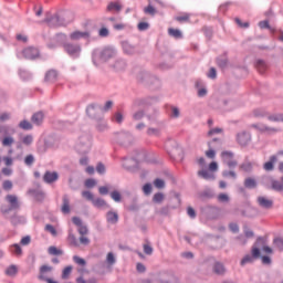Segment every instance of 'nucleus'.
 <instances>
[{
  "instance_id": "f257e3e1",
  "label": "nucleus",
  "mask_w": 283,
  "mask_h": 283,
  "mask_svg": "<svg viewBox=\"0 0 283 283\" xmlns=\"http://www.w3.org/2000/svg\"><path fill=\"white\" fill-rule=\"evenodd\" d=\"M7 202H9L10 207L2 206L1 207V213L4 216L7 220H9L12 224V227H19V224H25V217L13 212L18 209H21V205L19 203V199L14 195H8L6 197ZM12 213V214H10Z\"/></svg>"
},
{
  "instance_id": "f03ea898",
  "label": "nucleus",
  "mask_w": 283,
  "mask_h": 283,
  "mask_svg": "<svg viewBox=\"0 0 283 283\" xmlns=\"http://www.w3.org/2000/svg\"><path fill=\"white\" fill-rule=\"evenodd\" d=\"M118 51L114 46H104L93 50L92 61L95 67H98L101 63H107L112 59H116Z\"/></svg>"
},
{
  "instance_id": "7ed1b4c3",
  "label": "nucleus",
  "mask_w": 283,
  "mask_h": 283,
  "mask_svg": "<svg viewBox=\"0 0 283 283\" xmlns=\"http://www.w3.org/2000/svg\"><path fill=\"white\" fill-rule=\"evenodd\" d=\"M146 116L147 120L150 123V125H159L160 122H158V116H160V111L157 108H154L151 113H146L144 108L137 109L132 114V119L138 123V120H143Z\"/></svg>"
},
{
  "instance_id": "20e7f679",
  "label": "nucleus",
  "mask_w": 283,
  "mask_h": 283,
  "mask_svg": "<svg viewBox=\"0 0 283 283\" xmlns=\"http://www.w3.org/2000/svg\"><path fill=\"white\" fill-rule=\"evenodd\" d=\"M92 149V135L85 133L80 136L78 143L76 145V150L78 154H90Z\"/></svg>"
},
{
  "instance_id": "39448f33",
  "label": "nucleus",
  "mask_w": 283,
  "mask_h": 283,
  "mask_svg": "<svg viewBox=\"0 0 283 283\" xmlns=\"http://www.w3.org/2000/svg\"><path fill=\"white\" fill-rule=\"evenodd\" d=\"M115 143L122 147H129L134 143V135L129 132H119L115 135Z\"/></svg>"
},
{
  "instance_id": "423d86ee",
  "label": "nucleus",
  "mask_w": 283,
  "mask_h": 283,
  "mask_svg": "<svg viewBox=\"0 0 283 283\" xmlns=\"http://www.w3.org/2000/svg\"><path fill=\"white\" fill-rule=\"evenodd\" d=\"M158 98L156 97H138L133 101L132 109H138L142 107L145 109V107H151L154 103H156Z\"/></svg>"
},
{
  "instance_id": "0eeeda50",
  "label": "nucleus",
  "mask_w": 283,
  "mask_h": 283,
  "mask_svg": "<svg viewBox=\"0 0 283 283\" xmlns=\"http://www.w3.org/2000/svg\"><path fill=\"white\" fill-rule=\"evenodd\" d=\"M44 23H48L49 28H61L62 25H65V18H61L59 13L53 15L48 14L44 19Z\"/></svg>"
},
{
  "instance_id": "6e6552de",
  "label": "nucleus",
  "mask_w": 283,
  "mask_h": 283,
  "mask_svg": "<svg viewBox=\"0 0 283 283\" xmlns=\"http://www.w3.org/2000/svg\"><path fill=\"white\" fill-rule=\"evenodd\" d=\"M21 56L27 61H36L41 56V51L34 46H28L21 51Z\"/></svg>"
},
{
  "instance_id": "1a4fd4ad",
  "label": "nucleus",
  "mask_w": 283,
  "mask_h": 283,
  "mask_svg": "<svg viewBox=\"0 0 283 283\" xmlns=\"http://www.w3.org/2000/svg\"><path fill=\"white\" fill-rule=\"evenodd\" d=\"M64 51L72 59H78L81 56V46L80 44H74V43H64L63 44Z\"/></svg>"
},
{
  "instance_id": "9d476101",
  "label": "nucleus",
  "mask_w": 283,
  "mask_h": 283,
  "mask_svg": "<svg viewBox=\"0 0 283 283\" xmlns=\"http://www.w3.org/2000/svg\"><path fill=\"white\" fill-rule=\"evenodd\" d=\"M103 112L99 106H96L94 104H91L86 107V114L88 118H92L93 120H102Z\"/></svg>"
},
{
  "instance_id": "9b49d317",
  "label": "nucleus",
  "mask_w": 283,
  "mask_h": 283,
  "mask_svg": "<svg viewBox=\"0 0 283 283\" xmlns=\"http://www.w3.org/2000/svg\"><path fill=\"white\" fill-rule=\"evenodd\" d=\"M251 253L252 254H247L245 256H243L240 262L241 266H245V264H253V262H255V260L260 258V248L254 245Z\"/></svg>"
},
{
  "instance_id": "f8f14e48",
  "label": "nucleus",
  "mask_w": 283,
  "mask_h": 283,
  "mask_svg": "<svg viewBox=\"0 0 283 283\" xmlns=\"http://www.w3.org/2000/svg\"><path fill=\"white\" fill-rule=\"evenodd\" d=\"M250 127L252 129H256V132H261L262 134L264 133H268V134H277V132H280V129L277 128H273V127H269L266 126V124H262V123H259V124H252L250 125Z\"/></svg>"
},
{
  "instance_id": "ddd939ff",
  "label": "nucleus",
  "mask_w": 283,
  "mask_h": 283,
  "mask_svg": "<svg viewBox=\"0 0 283 283\" xmlns=\"http://www.w3.org/2000/svg\"><path fill=\"white\" fill-rule=\"evenodd\" d=\"M123 167L127 171H134V169H138V159L123 157Z\"/></svg>"
},
{
  "instance_id": "4468645a",
  "label": "nucleus",
  "mask_w": 283,
  "mask_h": 283,
  "mask_svg": "<svg viewBox=\"0 0 283 283\" xmlns=\"http://www.w3.org/2000/svg\"><path fill=\"white\" fill-rule=\"evenodd\" d=\"M160 283H180V279L174 273H163L159 275Z\"/></svg>"
},
{
  "instance_id": "2eb2a0df",
  "label": "nucleus",
  "mask_w": 283,
  "mask_h": 283,
  "mask_svg": "<svg viewBox=\"0 0 283 283\" xmlns=\"http://www.w3.org/2000/svg\"><path fill=\"white\" fill-rule=\"evenodd\" d=\"M212 272L214 275L224 276L227 275V266L220 261H216L212 265Z\"/></svg>"
},
{
  "instance_id": "dca6fc26",
  "label": "nucleus",
  "mask_w": 283,
  "mask_h": 283,
  "mask_svg": "<svg viewBox=\"0 0 283 283\" xmlns=\"http://www.w3.org/2000/svg\"><path fill=\"white\" fill-rule=\"evenodd\" d=\"M59 180V172L46 170L43 175V182L46 185H52Z\"/></svg>"
},
{
  "instance_id": "f3484780",
  "label": "nucleus",
  "mask_w": 283,
  "mask_h": 283,
  "mask_svg": "<svg viewBox=\"0 0 283 283\" xmlns=\"http://www.w3.org/2000/svg\"><path fill=\"white\" fill-rule=\"evenodd\" d=\"M237 142L241 145V147H247L251 143V134L247 132L239 133L237 135Z\"/></svg>"
},
{
  "instance_id": "a211bd4d",
  "label": "nucleus",
  "mask_w": 283,
  "mask_h": 283,
  "mask_svg": "<svg viewBox=\"0 0 283 283\" xmlns=\"http://www.w3.org/2000/svg\"><path fill=\"white\" fill-rule=\"evenodd\" d=\"M198 198L200 200H211L216 198V191L211 188H205L203 190L198 192Z\"/></svg>"
},
{
  "instance_id": "6ab92c4d",
  "label": "nucleus",
  "mask_w": 283,
  "mask_h": 283,
  "mask_svg": "<svg viewBox=\"0 0 283 283\" xmlns=\"http://www.w3.org/2000/svg\"><path fill=\"white\" fill-rule=\"evenodd\" d=\"M256 202L261 209H273V200L266 197H258Z\"/></svg>"
},
{
  "instance_id": "aec40b11",
  "label": "nucleus",
  "mask_w": 283,
  "mask_h": 283,
  "mask_svg": "<svg viewBox=\"0 0 283 283\" xmlns=\"http://www.w3.org/2000/svg\"><path fill=\"white\" fill-rule=\"evenodd\" d=\"M57 78H59V72H56V70H50L45 73L44 82L56 83Z\"/></svg>"
},
{
  "instance_id": "412c9836",
  "label": "nucleus",
  "mask_w": 283,
  "mask_h": 283,
  "mask_svg": "<svg viewBox=\"0 0 283 283\" xmlns=\"http://www.w3.org/2000/svg\"><path fill=\"white\" fill-rule=\"evenodd\" d=\"M71 41H78L80 39H90V32L84 31H74L73 33L70 34Z\"/></svg>"
},
{
  "instance_id": "4be33fe9",
  "label": "nucleus",
  "mask_w": 283,
  "mask_h": 283,
  "mask_svg": "<svg viewBox=\"0 0 283 283\" xmlns=\"http://www.w3.org/2000/svg\"><path fill=\"white\" fill-rule=\"evenodd\" d=\"M93 207L96 209H109V205L103 198H95L92 202Z\"/></svg>"
},
{
  "instance_id": "5701e85b",
  "label": "nucleus",
  "mask_w": 283,
  "mask_h": 283,
  "mask_svg": "<svg viewBox=\"0 0 283 283\" xmlns=\"http://www.w3.org/2000/svg\"><path fill=\"white\" fill-rule=\"evenodd\" d=\"M205 211L208 217L213 219V218H218V216L220 213V208H218L216 206H207Z\"/></svg>"
},
{
  "instance_id": "b1692460",
  "label": "nucleus",
  "mask_w": 283,
  "mask_h": 283,
  "mask_svg": "<svg viewBox=\"0 0 283 283\" xmlns=\"http://www.w3.org/2000/svg\"><path fill=\"white\" fill-rule=\"evenodd\" d=\"M122 48L124 54H128V56L136 54V46L132 45L129 42H123Z\"/></svg>"
},
{
  "instance_id": "393cba45",
  "label": "nucleus",
  "mask_w": 283,
  "mask_h": 283,
  "mask_svg": "<svg viewBox=\"0 0 283 283\" xmlns=\"http://www.w3.org/2000/svg\"><path fill=\"white\" fill-rule=\"evenodd\" d=\"M275 163H277V156L273 155L270 157V160L263 165V169L265 171H273V169H275Z\"/></svg>"
},
{
  "instance_id": "a878e982",
  "label": "nucleus",
  "mask_w": 283,
  "mask_h": 283,
  "mask_svg": "<svg viewBox=\"0 0 283 283\" xmlns=\"http://www.w3.org/2000/svg\"><path fill=\"white\" fill-rule=\"evenodd\" d=\"M113 70L116 72H123L127 67V62L123 59H117L112 65Z\"/></svg>"
},
{
  "instance_id": "bb28decb",
  "label": "nucleus",
  "mask_w": 283,
  "mask_h": 283,
  "mask_svg": "<svg viewBox=\"0 0 283 283\" xmlns=\"http://www.w3.org/2000/svg\"><path fill=\"white\" fill-rule=\"evenodd\" d=\"M106 222H108V224H117L118 223V212L116 211H108L106 213Z\"/></svg>"
},
{
  "instance_id": "cd10ccee",
  "label": "nucleus",
  "mask_w": 283,
  "mask_h": 283,
  "mask_svg": "<svg viewBox=\"0 0 283 283\" xmlns=\"http://www.w3.org/2000/svg\"><path fill=\"white\" fill-rule=\"evenodd\" d=\"M197 176L199 178H202L203 180H213L216 177L213 176V172H210L209 170H199L197 172Z\"/></svg>"
},
{
  "instance_id": "c85d7f7f",
  "label": "nucleus",
  "mask_w": 283,
  "mask_h": 283,
  "mask_svg": "<svg viewBox=\"0 0 283 283\" xmlns=\"http://www.w3.org/2000/svg\"><path fill=\"white\" fill-rule=\"evenodd\" d=\"M259 28L261 30H269L272 34H275V32H277V30L275 28L271 27V24L269 23V20L260 21Z\"/></svg>"
},
{
  "instance_id": "c756f323",
  "label": "nucleus",
  "mask_w": 283,
  "mask_h": 283,
  "mask_svg": "<svg viewBox=\"0 0 283 283\" xmlns=\"http://www.w3.org/2000/svg\"><path fill=\"white\" fill-rule=\"evenodd\" d=\"M138 81H140L142 83H147L149 84L151 82V75L148 72L142 71L138 75H137Z\"/></svg>"
},
{
  "instance_id": "7c9ffc66",
  "label": "nucleus",
  "mask_w": 283,
  "mask_h": 283,
  "mask_svg": "<svg viewBox=\"0 0 283 283\" xmlns=\"http://www.w3.org/2000/svg\"><path fill=\"white\" fill-rule=\"evenodd\" d=\"M62 213H70V197L67 195H64L62 198Z\"/></svg>"
},
{
  "instance_id": "2f4dec72",
  "label": "nucleus",
  "mask_w": 283,
  "mask_h": 283,
  "mask_svg": "<svg viewBox=\"0 0 283 283\" xmlns=\"http://www.w3.org/2000/svg\"><path fill=\"white\" fill-rule=\"evenodd\" d=\"M128 211L136 213L140 211V205H138V198L134 197L132 203L127 207Z\"/></svg>"
},
{
  "instance_id": "473e14b6",
  "label": "nucleus",
  "mask_w": 283,
  "mask_h": 283,
  "mask_svg": "<svg viewBox=\"0 0 283 283\" xmlns=\"http://www.w3.org/2000/svg\"><path fill=\"white\" fill-rule=\"evenodd\" d=\"M95 122L97 132H107V122L104 116H102V119Z\"/></svg>"
},
{
  "instance_id": "72a5a7b5",
  "label": "nucleus",
  "mask_w": 283,
  "mask_h": 283,
  "mask_svg": "<svg viewBox=\"0 0 283 283\" xmlns=\"http://www.w3.org/2000/svg\"><path fill=\"white\" fill-rule=\"evenodd\" d=\"M106 10L107 12H120V10H123V6L118 2H109Z\"/></svg>"
},
{
  "instance_id": "f704fd0d",
  "label": "nucleus",
  "mask_w": 283,
  "mask_h": 283,
  "mask_svg": "<svg viewBox=\"0 0 283 283\" xmlns=\"http://www.w3.org/2000/svg\"><path fill=\"white\" fill-rule=\"evenodd\" d=\"M31 122L33 123V125H41V123H43V112H38L33 114L31 117Z\"/></svg>"
},
{
  "instance_id": "c9c22d12",
  "label": "nucleus",
  "mask_w": 283,
  "mask_h": 283,
  "mask_svg": "<svg viewBox=\"0 0 283 283\" xmlns=\"http://www.w3.org/2000/svg\"><path fill=\"white\" fill-rule=\"evenodd\" d=\"M255 187H258V181H255V179L249 177L244 180L245 189H255Z\"/></svg>"
},
{
  "instance_id": "e433bc0d",
  "label": "nucleus",
  "mask_w": 283,
  "mask_h": 283,
  "mask_svg": "<svg viewBox=\"0 0 283 283\" xmlns=\"http://www.w3.org/2000/svg\"><path fill=\"white\" fill-rule=\"evenodd\" d=\"M10 251H11V253L17 255L18 258L23 255V249H21V245H19L18 243L12 244L10 247Z\"/></svg>"
},
{
  "instance_id": "4c0bfd02",
  "label": "nucleus",
  "mask_w": 283,
  "mask_h": 283,
  "mask_svg": "<svg viewBox=\"0 0 283 283\" xmlns=\"http://www.w3.org/2000/svg\"><path fill=\"white\" fill-rule=\"evenodd\" d=\"M255 67L260 74H264L266 72V62H264V60H258Z\"/></svg>"
},
{
  "instance_id": "58836bf2",
  "label": "nucleus",
  "mask_w": 283,
  "mask_h": 283,
  "mask_svg": "<svg viewBox=\"0 0 283 283\" xmlns=\"http://www.w3.org/2000/svg\"><path fill=\"white\" fill-rule=\"evenodd\" d=\"M29 193L34 196L38 200H43V198H45V192H43V190L30 189Z\"/></svg>"
},
{
  "instance_id": "ea45409f",
  "label": "nucleus",
  "mask_w": 283,
  "mask_h": 283,
  "mask_svg": "<svg viewBox=\"0 0 283 283\" xmlns=\"http://www.w3.org/2000/svg\"><path fill=\"white\" fill-rule=\"evenodd\" d=\"M169 36H172V39H182V31L178 29L170 28L168 29Z\"/></svg>"
},
{
  "instance_id": "a19ab883",
  "label": "nucleus",
  "mask_w": 283,
  "mask_h": 283,
  "mask_svg": "<svg viewBox=\"0 0 283 283\" xmlns=\"http://www.w3.org/2000/svg\"><path fill=\"white\" fill-rule=\"evenodd\" d=\"M233 158V151L224 150L221 153V159L222 163L226 165V163H229Z\"/></svg>"
},
{
  "instance_id": "79ce46f5",
  "label": "nucleus",
  "mask_w": 283,
  "mask_h": 283,
  "mask_svg": "<svg viewBox=\"0 0 283 283\" xmlns=\"http://www.w3.org/2000/svg\"><path fill=\"white\" fill-rule=\"evenodd\" d=\"M19 273V268L17 265L12 264L6 270V275H9V277H14Z\"/></svg>"
},
{
  "instance_id": "37998d69",
  "label": "nucleus",
  "mask_w": 283,
  "mask_h": 283,
  "mask_svg": "<svg viewBox=\"0 0 283 283\" xmlns=\"http://www.w3.org/2000/svg\"><path fill=\"white\" fill-rule=\"evenodd\" d=\"M171 209H176V207H171V206H164L163 208H160L157 213L159 216H169V213H171Z\"/></svg>"
},
{
  "instance_id": "c03bdc74",
  "label": "nucleus",
  "mask_w": 283,
  "mask_h": 283,
  "mask_svg": "<svg viewBox=\"0 0 283 283\" xmlns=\"http://www.w3.org/2000/svg\"><path fill=\"white\" fill-rule=\"evenodd\" d=\"M164 200H165V193L163 192H157L153 197V202H155V205H161Z\"/></svg>"
},
{
  "instance_id": "a18cd8bd",
  "label": "nucleus",
  "mask_w": 283,
  "mask_h": 283,
  "mask_svg": "<svg viewBox=\"0 0 283 283\" xmlns=\"http://www.w3.org/2000/svg\"><path fill=\"white\" fill-rule=\"evenodd\" d=\"M65 41H67V35L64 33H57L55 35V43H59V45L63 46V44L66 43Z\"/></svg>"
},
{
  "instance_id": "49530a36",
  "label": "nucleus",
  "mask_w": 283,
  "mask_h": 283,
  "mask_svg": "<svg viewBox=\"0 0 283 283\" xmlns=\"http://www.w3.org/2000/svg\"><path fill=\"white\" fill-rule=\"evenodd\" d=\"M169 116L170 118H180V108L176 106H170Z\"/></svg>"
},
{
  "instance_id": "de8ad7c7",
  "label": "nucleus",
  "mask_w": 283,
  "mask_h": 283,
  "mask_svg": "<svg viewBox=\"0 0 283 283\" xmlns=\"http://www.w3.org/2000/svg\"><path fill=\"white\" fill-rule=\"evenodd\" d=\"M268 120L272 123H283V114L270 115L268 116Z\"/></svg>"
},
{
  "instance_id": "09e8293b",
  "label": "nucleus",
  "mask_w": 283,
  "mask_h": 283,
  "mask_svg": "<svg viewBox=\"0 0 283 283\" xmlns=\"http://www.w3.org/2000/svg\"><path fill=\"white\" fill-rule=\"evenodd\" d=\"M112 200H114V202H120V200H123V196L120 195V192L118 190H114L109 193Z\"/></svg>"
},
{
  "instance_id": "8fccbe9b",
  "label": "nucleus",
  "mask_w": 283,
  "mask_h": 283,
  "mask_svg": "<svg viewBox=\"0 0 283 283\" xmlns=\"http://www.w3.org/2000/svg\"><path fill=\"white\" fill-rule=\"evenodd\" d=\"M76 283H98V279L90 277L88 280H85V277L80 276L76 279Z\"/></svg>"
},
{
  "instance_id": "3c124183",
  "label": "nucleus",
  "mask_w": 283,
  "mask_h": 283,
  "mask_svg": "<svg viewBox=\"0 0 283 283\" xmlns=\"http://www.w3.org/2000/svg\"><path fill=\"white\" fill-rule=\"evenodd\" d=\"M19 128L24 129L25 132H30V129H32V124L24 119V120L20 122Z\"/></svg>"
},
{
  "instance_id": "603ef678",
  "label": "nucleus",
  "mask_w": 283,
  "mask_h": 283,
  "mask_svg": "<svg viewBox=\"0 0 283 283\" xmlns=\"http://www.w3.org/2000/svg\"><path fill=\"white\" fill-rule=\"evenodd\" d=\"M106 263L108 266H114L116 264V256H114L113 252H109L106 256Z\"/></svg>"
},
{
  "instance_id": "864d4df0",
  "label": "nucleus",
  "mask_w": 283,
  "mask_h": 283,
  "mask_svg": "<svg viewBox=\"0 0 283 283\" xmlns=\"http://www.w3.org/2000/svg\"><path fill=\"white\" fill-rule=\"evenodd\" d=\"M67 240H69L71 247H78V240H76V235H74V233L70 232Z\"/></svg>"
},
{
  "instance_id": "5fc2aeb1",
  "label": "nucleus",
  "mask_w": 283,
  "mask_h": 283,
  "mask_svg": "<svg viewBox=\"0 0 283 283\" xmlns=\"http://www.w3.org/2000/svg\"><path fill=\"white\" fill-rule=\"evenodd\" d=\"M222 176L223 178H233V180L238 178V175L233 170H223Z\"/></svg>"
},
{
  "instance_id": "6e6d98bb",
  "label": "nucleus",
  "mask_w": 283,
  "mask_h": 283,
  "mask_svg": "<svg viewBox=\"0 0 283 283\" xmlns=\"http://www.w3.org/2000/svg\"><path fill=\"white\" fill-rule=\"evenodd\" d=\"M82 198H85V200H88L90 202H94V195L90 190L82 191Z\"/></svg>"
},
{
  "instance_id": "4d7b16f0",
  "label": "nucleus",
  "mask_w": 283,
  "mask_h": 283,
  "mask_svg": "<svg viewBox=\"0 0 283 283\" xmlns=\"http://www.w3.org/2000/svg\"><path fill=\"white\" fill-rule=\"evenodd\" d=\"M73 262H75V264H78V266H86V264H87V261H85V259H83L78 255L73 256Z\"/></svg>"
},
{
  "instance_id": "13d9d810",
  "label": "nucleus",
  "mask_w": 283,
  "mask_h": 283,
  "mask_svg": "<svg viewBox=\"0 0 283 283\" xmlns=\"http://www.w3.org/2000/svg\"><path fill=\"white\" fill-rule=\"evenodd\" d=\"M50 255H63V250H59L56 247L52 245L49 248Z\"/></svg>"
},
{
  "instance_id": "bf43d9fd",
  "label": "nucleus",
  "mask_w": 283,
  "mask_h": 283,
  "mask_svg": "<svg viewBox=\"0 0 283 283\" xmlns=\"http://www.w3.org/2000/svg\"><path fill=\"white\" fill-rule=\"evenodd\" d=\"M72 265L66 266L62 272V280H67L70 275L72 274Z\"/></svg>"
},
{
  "instance_id": "052dcab7",
  "label": "nucleus",
  "mask_w": 283,
  "mask_h": 283,
  "mask_svg": "<svg viewBox=\"0 0 283 283\" xmlns=\"http://www.w3.org/2000/svg\"><path fill=\"white\" fill-rule=\"evenodd\" d=\"M14 144V138H12L11 136L4 137L2 139V145L3 147H10Z\"/></svg>"
},
{
  "instance_id": "680f3d73",
  "label": "nucleus",
  "mask_w": 283,
  "mask_h": 283,
  "mask_svg": "<svg viewBox=\"0 0 283 283\" xmlns=\"http://www.w3.org/2000/svg\"><path fill=\"white\" fill-rule=\"evenodd\" d=\"M19 74H20L21 78H23V81H30V78H32V74L28 71L20 70Z\"/></svg>"
},
{
  "instance_id": "e2e57ef3",
  "label": "nucleus",
  "mask_w": 283,
  "mask_h": 283,
  "mask_svg": "<svg viewBox=\"0 0 283 283\" xmlns=\"http://www.w3.org/2000/svg\"><path fill=\"white\" fill-rule=\"evenodd\" d=\"M273 244H274L275 249H279V251H283V239L282 238L274 239Z\"/></svg>"
},
{
  "instance_id": "0e129e2a",
  "label": "nucleus",
  "mask_w": 283,
  "mask_h": 283,
  "mask_svg": "<svg viewBox=\"0 0 283 283\" xmlns=\"http://www.w3.org/2000/svg\"><path fill=\"white\" fill-rule=\"evenodd\" d=\"M229 64V60H227V57H219L217 59V65H219V67H227V65Z\"/></svg>"
},
{
  "instance_id": "69168bd1",
  "label": "nucleus",
  "mask_w": 283,
  "mask_h": 283,
  "mask_svg": "<svg viewBox=\"0 0 283 283\" xmlns=\"http://www.w3.org/2000/svg\"><path fill=\"white\" fill-rule=\"evenodd\" d=\"M217 200L218 202H229L230 198L227 193H219Z\"/></svg>"
},
{
  "instance_id": "338daca9",
  "label": "nucleus",
  "mask_w": 283,
  "mask_h": 283,
  "mask_svg": "<svg viewBox=\"0 0 283 283\" xmlns=\"http://www.w3.org/2000/svg\"><path fill=\"white\" fill-rule=\"evenodd\" d=\"M154 185L157 189H165V180L160 178L155 179Z\"/></svg>"
},
{
  "instance_id": "774afa93",
  "label": "nucleus",
  "mask_w": 283,
  "mask_h": 283,
  "mask_svg": "<svg viewBox=\"0 0 283 283\" xmlns=\"http://www.w3.org/2000/svg\"><path fill=\"white\" fill-rule=\"evenodd\" d=\"M77 232L80 235H87V233H90V229H87V226L83 224L78 227Z\"/></svg>"
}]
</instances>
